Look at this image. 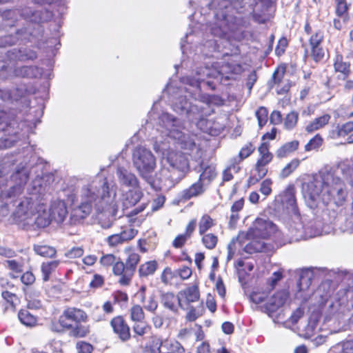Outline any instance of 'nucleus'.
Instances as JSON below:
<instances>
[{"instance_id": "51", "label": "nucleus", "mask_w": 353, "mask_h": 353, "mask_svg": "<svg viewBox=\"0 0 353 353\" xmlns=\"http://www.w3.org/2000/svg\"><path fill=\"white\" fill-rule=\"evenodd\" d=\"M270 291L271 290H270V289L268 291L257 290L256 291H253L250 294V298L253 303L259 304L263 302L268 298Z\"/></svg>"}, {"instance_id": "7", "label": "nucleus", "mask_w": 353, "mask_h": 353, "mask_svg": "<svg viewBox=\"0 0 353 353\" xmlns=\"http://www.w3.org/2000/svg\"><path fill=\"white\" fill-rule=\"evenodd\" d=\"M38 207V203L32 197H23L12 213L13 220L19 223L32 219L39 212Z\"/></svg>"}, {"instance_id": "19", "label": "nucleus", "mask_w": 353, "mask_h": 353, "mask_svg": "<svg viewBox=\"0 0 353 353\" xmlns=\"http://www.w3.org/2000/svg\"><path fill=\"white\" fill-rule=\"evenodd\" d=\"M143 194L139 190H129L125 192L123 199V210L134 206L143 197Z\"/></svg>"}, {"instance_id": "55", "label": "nucleus", "mask_w": 353, "mask_h": 353, "mask_svg": "<svg viewBox=\"0 0 353 353\" xmlns=\"http://www.w3.org/2000/svg\"><path fill=\"white\" fill-rule=\"evenodd\" d=\"M273 181L271 179L267 178L264 179L260 184L259 191L260 192L267 197L270 196L272 192Z\"/></svg>"}, {"instance_id": "42", "label": "nucleus", "mask_w": 353, "mask_h": 353, "mask_svg": "<svg viewBox=\"0 0 353 353\" xmlns=\"http://www.w3.org/2000/svg\"><path fill=\"white\" fill-rule=\"evenodd\" d=\"M252 239V241L245 245L243 248V251L248 254L263 252L265 250V244L261 241L254 240V239Z\"/></svg>"}, {"instance_id": "35", "label": "nucleus", "mask_w": 353, "mask_h": 353, "mask_svg": "<svg viewBox=\"0 0 353 353\" xmlns=\"http://www.w3.org/2000/svg\"><path fill=\"white\" fill-rule=\"evenodd\" d=\"M286 68L285 63L280 64L276 68L269 81V86L271 88L281 83L286 72Z\"/></svg>"}, {"instance_id": "22", "label": "nucleus", "mask_w": 353, "mask_h": 353, "mask_svg": "<svg viewBox=\"0 0 353 353\" xmlns=\"http://www.w3.org/2000/svg\"><path fill=\"white\" fill-rule=\"evenodd\" d=\"M158 268L159 263L156 260H150L141 263L138 268L139 278L145 279L154 275Z\"/></svg>"}, {"instance_id": "50", "label": "nucleus", "mask_w": 353, "mask_h": 353, "mask_svg": "<svg viewBox=\"0 0 353 353\" xmlns=\"http://www.w3.org/2000/svg\"><path fill=\"white\" fill-rule=\"evenodd\" d=\"M299 114L295 111L288 113L284 119V127L288 130L294 128L298 123Z\"/></svg>"}, {"instance_id": "26", "label": "nucleus", "mask_w": 353, "mask_h": 353, "mask_svg": "<svg viewBox=\"0 0 353 353\" xmlns=\"http://www.w3.org/2000/svg\"><path fill=\"white\" fill-rule=\"evenodd\" d=\"M330 119L331 116L329 114H325L322 116L315 118L305 126V130L307 133H312L316 130L322 129L328 124Z\"/></svg>"}, {"instance_id": "11", "label": "nucleus", "mask_w": 353, "mask_h": 353, "mask_svg": "<svg viewBox=\"0 0 353 353\" xmlns=\"http://www.w3.org/2000/svg\"><path fill=\"white\" fill-rule=\"evenodd\" d=\"M324 178H313L302 185L303 195L308 202H316L322 194L323 196Z\"/></svg>"}, {"instance_id": "45", "label": "nucleus", "mask_w": 353, "mask_h": 353, "mask_svg": "<svg viewBox=\"0 0 353 353\" xmlns=\"http://www.w3.org/2000/svg\"><path fill=\"white\" fill-rule=\"evenodd\" d=\"M117 259L118 257H117L114 254H103L99 259V263L102 267L105 268L112 267V274H114V267L117 263Z\"/></svg>"}, {"instance_id": "54", "label": "nucleus", "mask_w": 353, "mask_h": 353, "mask_svg": "<svg viewBox=\"0 0 353 353\" xmlns=\"http://www.w3.org/2000/svg\"><path fill=\"white\" fill-rule=\"evenodd\" d=\"M161 345L162 340L154 339L145 346L143 353H159Z\"/></svg>"}, {"instance_id": "63", "label": "nucleus", "mask_w": 353, "mask_h": 353, "mask_svg": "<svg viewBox=\"0 0 353 353\" xmlns=\"http://www.w3.org/2000/svg\"><path fill=\"white\" fill-rule=\"evenodd\" d=\"M113 301L114 303H127L129 297L125 292L117 290L112 294Z\"/></svg>"}, {"instance_id": "4", "label": "nucleus", "mask_w": 353, "mask_h": 353, "mask_svg": "<svg viewBox=\"0 0 353 353\" xmlns=\"http://www.w3.org/2000/svg\"><path fill=\"white\" fill-rule=\"evenodd\" d=\"M124 254V261L118 257L117 263L114 267V276L118 278L117 283L119 285L127 287L132 283L141 261V256L132 246L125 248Z\"/></svg>"}, {"instance_id": "60", "label": "nucleus", "mask_w": 353, "mask_h": 353, "mask_svg": "<svg viewBox=\"0 0 353 353\" xmlns=\"http://www.w3.org/2000/svg\"><path fill=\"white\" fill-rule=\"evenodd\" d=\"M177 277L179 276L182 281L187 280L191 277L192 270L187 265H182L176 270Z\"/></svg>"}, {"instance_id": "3", "label": "nucleus", "mask_w": 353, "mask_h": 353, "mask_svg": "<svg viewBox=\"0 0 353 353\" xmlns=\"http://www.w3.org/2000/svg\"><path fill=\"white\" fill-rule=\"evenodd\" d=\"M304 32L308 36V42L301 44L304 50L303 57L315 63H323L330 55L328 49L323 45L324 31L320 28L314 30L310 23L307 21L304 25Z\"/></svg>"}, {"instance_id": "34", "label": "nucleus", "mask_w": 353, "mask_h": 353, "mask_svg": "<svg viewBox=\"0 0 353 353\" xmlns=\"http://www.w3.org/2000/svg\"><path fill=\"white\" fill-rule=\"evenodd\" d=\"M245 204L244 198H240L235 201L230 208L231 214L230 216L229 223L230 225H234L240 219L239 212L243 210Z\"/></svg>"}, {"instance_id": "48", "label": "nucleus", "mask_w": 353, "mask_h": 353, "mask_svg": "<svg viewBox=\"0 0 353 353\" xmlns=\"http://www.w3.org/2000/svg\"><path fill=\"white\" fill-rule=\"evenodd\" d=\"M138 230L133 227L128 228L122 226L121 230L118 234L121 237L125 243L132 241L138 234Z\"/></svg>"}, {"instance_id": "9", "label": "nucleus", "mask_w": 353, "mask_h": 353, "mask_svg": "<svg viewBox=\"0 0 353 353\" xmlns=\"http://www.w3.org/2000/svg\"><path fill=\"white\" fill-rule=\"evenodd\" d=\"M166 161L172 170H176L179 172V179L183 178L190 170L189 159L186 154L181 151H168L166 156Z\"/></svg>"}, {"instance_id": "62", "label": "nucleus", "mask_w": 353, "mask_h": 353, "mask_svg": "<svg viewBox=\"0 0 353 353\" xmlns=\"http://www.w3.org/2000/svg\"><path fill=\"white\" fill-rule=\"evenodd\" d=\"M83 254V247H73L65 254V256L68 259H74L81 257Z\"/></svg>"}, {"instance_id": "36", "label": "nucleus", "mask_w": 353, "mask_h": 353, "mask_svg": "<svg viewBox=\"0 0 353 353\" xmlns=\"http://www.w3.org/2000/svg\"><path fill=\"white\" fill-rule=\"evenodd\" d=\"M202 245L208 250H214L219 242V237L215 233L205 232L204 234H199Z\"/></svg>"}, {"instance_id": "18", "label": "nucleus", "mask_w": 353, "mask_h": 353, "mask_svg": "<svg viewBox=\"0 0 353 353\" xmlns=\"http://www.w3.org/2000/svg\"><path fill=\"white\" fill-rule=\"evenodd\" d=\"M299 145L300 143L298 140L284 143L276 149L275 152L276 158L283 159L288 157L299 149Z\"/></svg>"}, {"instance_id": "44", "label": "nucleus", "mask_w": 353, "mask_h": 353, "mask_svg": "<svg viewBox=\"0 0 353 353\" xmlns=\"http://www.w3.org/2000/svg\"><path fill=\"white\" fill-rule=\"evenodd\" d=\"M132 330L134 336H143L151 330V326L145 321L133 322Z\"/></svg>"}, {"instance_id": "64", "label": "nucleus", "mask_w": 353, "mask_h": 353, "mask_svg": "<svg viewBox=\"0 0 353 353\" xmlns=\"http://www.w3.org/2000/svg\"><path fill=\"white\" fill-rule=\"evenodd\" d=\"M48 344L52 353H63L61 348V345L63 344L61 341L54 339L50 340Z\"/></svg>"}, {"instance_id": "61", "label": "nucleus", "mask_w": 353, "mask_h": 353, "mask_svg": "<svg viewBox=\"0 0 353 353\" xmlns=\"http://www.w3.org/2000/svg\"><path fill=\"white\" fill-rule=\"evenodd\" d=\"M223 68H225L230 74H238L243 71L242 65L238 63L226 62L223 64Z\"/></svg>"}, {"instance_id": "2", "label": "nucleus", "mask_w": 353, "mask_h": 353, "mask_svg": "<svg viewBox=\"0 0 353 353\" xmlns=\"http://www.w3.org/2000/svg\"><path fill=\"white\" fill-rule=\"evenodd\" d=\"M84 188L86 191V198L90 200L97 214L112 219L107 223H102V227L110 228L113 221L116 219L119 210L116 191L110 189L106 178L104 179L100 188H97L93 183H89Z\"/></svg>"}, {"instance_id": "57", "label": "nucleus", "mask_w": 353, "mask_h": 353, "mask_svg": "<svg viewBox=\"0 0 353 353\" xmlns=\"http://www.w3.org/2000/svg\"><path fill=\"white\" fill-rule=\"evenodd\" d=\"M105 242L110 248H116L125 243L118 233L108 236L105 239Z\"/></svg>"}, {"instance_id": "12", "label": "nucleus", "mask_w": 353, "mask_h": 353, "mask_svg": "<svg viewBox=\"0 0 353 353\" xmlns=\"http://www.w3.org/2000/svg\"><path fill=\"white\" fill-rule=\"evenodd\" d=\"M110 326L113 334L121 342H127L131 339L130 327L123 315L113 316L110 321Z\"/></svg>"}, {"instance_id": "37", "label": "nucleus", "mask_w": 353, "mask_h": 353, "mask_svg": "<svg viewBox=\"0 0 353 353\" xmlns=\"http://www.w3.org/2000/svg\"><path fill=\"white\" fill-rule=\"evenodd\" d=\"M176 279L177 273L176 270H172L170 266L165 267L160 275L161 282L164 285H172Z\"/></svg>"}, {"instance_id": "8", "label": "nucleus", "mask_w": 353, "mask_h": 353, "mask_svg": "<svg viewBox=\"0 0 353 353\" xmlns=\"http://www.w3.org/2000/svg\"><path fill=\"white\" fill-rule=\"evenodd\" d=\"M276 226L272 221L257 218L245 234L244 239H268L276 231Z\"/></svg>"}, {"instance_id": "33", "label": "nucleus", "mask_w": 353, "mask_h": 353, "mask_svg": "<svg viewBox=\"0 0 353 353\" xmlns=\"http://www.w3.org/2000/svg\"><path fill=\"white\" fill-rule=\"evenodd\" d=\"M18 319L21 323L27 327H33L37 323V317L26 308H21L18 312Z\"/></svg>"}, {"instance_id": "24", "label": "nucleus", "mask_w": 353, "mask_h": 353, "mask_svg": "<svg viewBox=\"0 0 353 353\" xmlns=\"http://www.w3.org/2000/svg\"><path fill=\"white\" fill-rule=\"evenodd\" d=\"M117 174L120 181L125 186L134 188H139V181L133 173L129 172L123 168H119Z\"/></svg>"}, {"instance_id": "31", "label": "nucleus", "mask_w": 353, "mask_h": 353, "mask_svg": "<svg viewBox=\"0 0 353 353\" xmlns=\"http://www.w3.org/2000/svg\"><path fill=\"white\" fill-rule=\"evenodd\" d=\"M3 265L9 270V276L10 279H18L23 272V264L14 259L6 260L3 262Z\"/></svg>"}, {"instance_id": "6", "label": "nucleus", "mask_w": 353, "mask_h": 353, "mask_svg": "<svg viewBox=\"0 0 353 353\" xmlns=\"http://www.w3.org/2000/svg\"><path fill=\"white\" fill-rule=\"evenodd\" d=\"M133 163L141 175L151 172L156 166L153 154L143 147H137L132 154Z\"/></svg>"}, {"instance_id": "29", "label": "nucleus", "mask_w": 353, "mask_h": 353, "mask_svg": "<svg viewBox=\"0 0 353 353\" xmlns=\"http://www.w3.org/2000/svg\"><path fill=\"white\" fill-rule=\"evenodd\" d=\"M216 225V220L210 214L205 213L201 215L198 221V233L204 234Z\"/></svg>"}, {"instance_id": "58", "label": "nucleus", "mask_w": 353, "mask_h": 353, "mask_svg": "<svg viewBox=\"0 0 353 353\" xmlns=\"http://www.w3.org/2000/svg\"><path fill=\"white\" fill-rule=\"evenodd\" d=\"M288 46V40L287 39V38L285 37H281L279 39L278 43L276 46L275 54L278 57L282 56L285 53V50Z\"/></svg>"}, {"instance_id": "14", "label": "nucleus", "mask_w": 353, "mask_h": 353, "mask_svg": "<svg viewBox=\"0 0 353 353\" xmlns=\"http://www.w3.org/2000/svg\"><path fill=\"white\" fill-rule=\"evenodd\" d=\"M200 299V290L199 283H194L186 286L177 294L178 305L181 308L184 309L182 302L186 304L196 302Z\"/></svg>"}, {"instance_id": "47", "label": "nucleus", "mask_w": 353, "mask_h": 353, "mask_svg": "<svg viewBox=\"0 0 353 353\" xmlns=\"http://www.w3.org/2000/svg\"><path fill=\"white\" fill-rule=\"evenodd\" d=\"M300 163L301 161L299 159L295 158L292 159L281 170V176L282 178L288 177L292 173H293L296 170V168L300 165Z\"/></svg>"}, {"instance_id": "20", "label": "nucleus", "mask_w": 353, "mask_h": 353, "mask_svg": "<svg viewBox=\"0 0 353 353\" xmlns=\"http://www.w3.org/2000/svg\"><path fill=\"white\" fill-rule=\"evenodd\" d=\"M200 166L202 172L198 179L205 185L210 184L217 176L216 166L212 164L203 166V162L200 163Z\"/></svg>"}, {"instance_id": "1", "label": "nucleus", "mask_w": 353, "mask_h": 353, "mask_svg": "<svg viewBox=\"0 0 353 353\" xmlns=\"http://www.w3.org/2000/svg\"><path fill=\"white\" fill-rule=\"evenodd\" d=\"M88 313L82 308L75 306L65 307L58 318L53 319L50 330L54 333L64 334L67 332L72 337L85 338L90 333Z\"/></svg>"}, {"instance_id": "28", "label": "nucleus", "mask_w": 353, "mask_h": 353, "mask_svg": "<svg viewBox=\"0 0 353 353\" xmlns=\"http://www.w3.org/2000/svg\"><path fill=\"white\" fill-rule=\"evenodd\" d=\"M353 132V120L338 124L331 132L332 137L334 139L344 138Z\"/></svg>"}, {"instance_id": "41", "label": "nucleus", "mask_w": 353, "mask_h": 353, "mask_svg": "<svg viewBox=\"0 0 353 353\" xmlns=\"http://www.w3.org/2000/svg\"><path fill=\"white\" fill-rule=\"evenodd\" d=\"M130 319L132 322L143 321L145 318V314L143 307L139 304H134L129 310Z\"/></svg>"}, {"instance_id": "53", "label": "nucleus", "mask_w": 353, "mask_h": 353, "mask_svg": "<svg viewBox=\"0 0 353 353\" xmlns=\"http://www.w3.org/2000/svg\"><path fill=\"white\" fill-rule=\"evenodd\" d=\"M255 149V145L252 142H247L241 148L237 157H239L241 160L244 161L254 153Z\"/></svg>"}, {"instance_id": "15", "label": "nucleus", "mask_w": 353, "mask_h": 353, "mask_svg": "<svg viewBox=\"0 0 353 353\" xmlns=\"http://www.w3.org/2000/svg\"><path fill=\"white\" fill-rule=\"evenodd\" d=\"M290 294L288 291L281 290L276 292L268 301L265 304V309L268 313L275 312L279 307L284 305L289 299Z\"/></svg>"}, {"instance_id": "21", "label": "nucleus", "mask_w": 353, "mask_h": 353, "mask_svg": "<svg viewBox=\"0 0 353 353\" xmlns=\"http://www.w3.org/2000/svg\"><path fill=\"white\" fill-rule=\"evenodd\" d=\"M68 214V209L64 201L54 203L50 208V215L57 222H63Z\"/></svg>"}, {"instance_id": "25", "label": "nucleus", "mask_w": 353, "mask_h": 353, "mask_svg": "<svg viewBox=\"0 0 353 353\" xmlns=\"http://www.w3.org/2000/svg\"><path fill=\"white\" fill-rule=\"evenodd\" d=\"M185 348L180 342L174 339L162 341L159 353H184Z\"/></svg>"}, {"instance_id": "46", "label": "nucleus", "mask_w": 353, "mask_h": 353, "mask_svg": "<svg viewBox=\"0 0 353 353\" xmlns=\"http://www.w3.org/2000/svg\"><path fill=\"white\" fill-rule=\"evenodd\" d=\"M323 143V139L322 136L320 134H316L305 145L304 150L305 152L318 150Z\"/></svg>"}, {"instance_id": "38", "label": "nucleus", "mask_w": 353, "mask_h": 353, "mask_svg": "<svg viewBox=\"0 0 353 353\" xmlns=\"http://www.w3.org/2000/svg\"><path fill=\"white\" fill-rule=\"evenodd\" d=\"M33 250L37 254L45 258L53 259L57 255L55 248L47 245H34Z\"/></svg>"}, {"instance_id": "5", "label": "nucleus", "mask_w": 353, "mask_h": 353, "mask_svg": "<svg viewBox=\"0 0 353 353\" xmlns=\"http://www.w3.org/2000/svg\"><path fill=\"white\" fill-rule=\"evenodd\" d=\"M344 182L339 177L327 176L324 178L323 196L338 206L342 205L345 201L347 192Z\"/></svg>"}, {"instance_id": "17", "label": "nucleus", "mask_w": 353, "mask_h": 353, "mask_svg": "<svg viewBox=\"0 0 353 353\" xmlns=\"http://www.w3.org/2000/svg\"><path fill=\"white\" fill-rule=\"evenodd\" d=\"M205 184L198 179L196 182L181 192V199L184 201H188L193 197L203 194L205 191Z\"/></svg>"}, {"instance_id": "30", "label": "nucleus", "mask_w": 353, "mask_h": 353, "mask_svg": "<svg viewBox=\"0 0 353 353\" xmlns=\"http://www.w3.org/2000/svg\"><path fill=\"white\" fill-rule=\"evenodd\" d=\"M161 302L163 307L174 314L179 313V305L177 296L173 292H165L161 296Z\"/></svg>"}, {"instance_id": "59", "label": "nucleus", "mask_w": 353, "mask_h": 353, "mask_svg": "<svg viewBox=\"0 0 353 353\" xmlns=\"http://www.w3.org/2000/svg\"><path fill=\"white\" fill-rule=\"evenodd\" d=\"M244 239L243 233L239 234L236 236V240H232L228 246V259H231L234 255V250H233V247L235 246L236 243H239L240 245H242L243 240Z\"/></svg>"}, {"instance_id": "40", "label": "nucleus", "mask_w": 353, "mask_h": 353, "mask_svg": "<svg viewBox=\"0 0 353 353\" xmlns=\"http://www.w3.org/2000/svg\"><path fill=\"white\" fill-rule=\"evenodd\" d=\"M335 14L339 18L347 21L349 18L350 5L346 0H335Z\"/></svg>"}, {"instance_id": "10", "label": "nucleus", "mask_w": 353, "mask_h": 353, "mask_svg": "<svg viewBox=\"0 0 353 353\" xmlns=\"http://www.w3.org/2000/svg\"><path fill=\"white\" fill-rule=\"evenodd\" d=\"M92 205L90 200L86 198V191L83 188L81 202L73 208L70 212V222L72 225H77L87 219L92 211Z\"/></svg>"}, {"instance_id": "43", "label": "nucleus", "mask_w": 353, "mask_h": 353, "mask_svg": "<svg viewBox=\"0 0 353 353\" xmlns=\"http://www.w3.org/2000/svg\"><path fill=\"white\" fill-rule=\"evenodd\" d=\"M19 277L21 283L23 285L22 290L25 295L27 296L28 288L32 285L35 283L36 277L31 271H26L25 272H22Z\"/></svg>"}, {"instance_id": "32", "label": "nucleus", "mask_w": 353, "mask_h": 353, "mask_svg": "<svg viewBox=\"0 0 353 353\" xmlns=\"http://www.w3.org/2000/svg\"><path fill=\"white\" fill-rule=\"evenodd\" d=\"M254 174L250 176L248 179L249 185H254L263 179L268 173V168L261 165L256 163L254 165Z\"/></svg>"}, {"instance_id": "27", "label": "nucleus", "mask_w": 353, "mask_h": 353, "mask_svg": "<svg viewBox=\"0 0 353 353\" xmlns=\"http://www.w3.org/2000/svg\"><path fill=\"white\" fill-rule=\"evenodd\" d=\"M61 263L60 260H52L43 262L41 265L42 281L47 282L50 279L51 274L55 272Z\"/></svg>"}, {"instance_id": "49", "label": "nucleus", "mask_w": 353, "mask_h": 353, "mask_svg": "<svg viewBox=\"0 0 353 353\" xmlns=\"http://www.w3.org/2000/svg\"><path fill=\"white\" fill-rule=\"evenodd\" d=\"M143 308L148 312L156 314L159 306V303L156 295L152 294L148 297V300H145Z\"/></svg>"}, {"instance_id": "23", "label": "nucleus", "mask_w": 353, "mask_h": 353, "mask_svg": "<svg viewBox=\"0 0 353 353\" xmlns=\"http://www.w3.org/2000/svg\"><path fill=\"white\" fill-rule=\"evenodd\" d=\"M285 202L288 207L296 213L298 211V206L296 199V188L294 184H289L283 192Z\"/></svg>"}, {"instance_id": "56", "label": "nucleus", "mask_w": 353, "mask_h": 353, "mask_svg": "<svg viewBox=\"0 0 353 353\" xmlns=\"http://www.w3.org/2000/svg\"><path fill=\"white\" fill-rule=\"evenodd\" d=\"M191 238L185 233L179 234L175 236L172 242V245L176 249L182 248Z\"/></svg>"}, {"instance_id": "16", "label": "nucleus", "mask_w": 353, "mask_h": 353, "mask_svg": "<svg viewBox=\"0 0 353 353\" xmlns=\"http://www.w3.org/2000/svg\"><path fill=\"white\" fill-rule=\"evenodd\" d=\"M3 302L2 307L3 312L11 310L15 312L17 307L20 304V297L15 293L9 290H2L1 293Z\"/></svg>"}, {"instance_id": "52", "label": "nucleus", "mask_w": 353, "mask_h": 353, "mask_svg": "<svg viewBox=\"0 0 353 353\" xmlns=\"http://www.w3.org/2000/svg\"><path fill=\"white\" fill-rule=\"evenodd\" d=\"M256 117L258 121V125L260 128H262L268 122V110L264 106L259 107L255 113Z\"/></svg>"}, {"instance_id": "13", "label": "nucleus", "mask_w": 353, "mask_h": 353, "mask_svg": "<svg viewBox=\"0 0 353 353\" xmlns=\"http://www.w3.org/2000/svg\"><path fill=\"white\" fill-rule=\"evenodd\" d=\"M333 68L338 80H346L352 74L350 62L345 61L343 55L337 50L333 58Z\"/></svg>"}, {"instance_id": "39", "label": "nucleus", "mask_w": 353, "mask_h": 353, "mask_svg": "<svg viewBox=\"0 0 353 353\" xmlns=\"http://www.w3.org/2000/svg\"><path fill=\"white\" fill-rule=\"evenodd\" d=\"M270 149V144L268 142H261L257 148L259 157L256 161L273 160L274 154Z\"/></svg>"}]
</instances>
